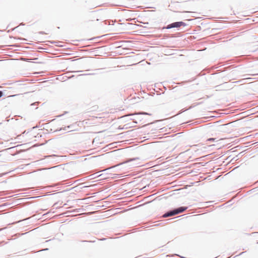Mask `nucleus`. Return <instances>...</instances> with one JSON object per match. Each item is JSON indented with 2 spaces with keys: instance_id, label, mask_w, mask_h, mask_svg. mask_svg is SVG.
<instances>
[{
  "instance_id": "f257e3e1",
  "label": "nucleus",
  "mask_w": 258,
  "mask_h": 258,
  "mask_svg": "<svg viewBox=\"0 0 258 258\" xmlns=\"http://www.w3.org/2000/svg\"><path fill=\"white\" fill-rule=\"evenodd\" d=\"M186 209V208L180 207V208L175 209L172 211H170V212L165 213L163 215V217H167L177 215L179 213H181L184 212Z\"/></svg>"
},
{
  "instance_id": "39448f33",
  "label": "nucleus",
  "mask_w": 258,
  "mask_h": 258,
  "mask_svg": "<svg viewBox=\"0 0 258 258\" xmlns=\"http://www.w3.org/2000/svg\"><path fill=\"white\" fill-rule=\"evenodd\" d=\"M3 95V93L2 91H0V98L1 97H2V96Z\"/></svg>"
},
{
  "instance_id": "f03ea898",
  "label": "nucleus",
  "mask_w": 258,
  "mask_h": 258,
  "mask_svg": "<svg viewBox=\"0 0 258 258\" xmlns=\"http://www.w3.org/2000/svg\"><path fill=\"white\" fill-rule=\"evenodd\" d=\"M185 26H186L185 23H184L183 22H174V23H171V24L168 25L167 26L166 28L167 29H171V28H178V27H180L181 26L184 27Z\"/></svg>"
},
{
  "instance_id": "20e7f679",
  "label": "nucleus",
  "mask_w": 258,
  "mask_h": 258,
  "mask_svg": "<svg viewBox=\"0 0 258 258\" xmlns=\"http://www.w3.org/2000/svg\"><path fill=\"white\" fill-rule=\"evenodd\" d=\"M216 140L215 138H209L207 140V141H215Z\"/></svg>"
},
{
  "instance_id": "7ed1b4c3",
  "label": "nucleus",
  "mask_w": 258,
  "mask_h": 258,
  "mask_svg": "<svg viewBox=\"0 0 258 258\" xmlns=\"http://www.w3.org/2000/svg\"><path fill=\"white\" fill-rule=\"evenodd\" d=\"M147 114V113H140V114H137L135 118L133 119L134 120H135V122L136 123H138V122H142V120H143V118L141 117V114Z\"/></svg>"
}]
</instances>
